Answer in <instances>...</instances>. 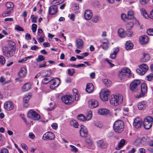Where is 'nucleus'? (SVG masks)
<instances>
[{
	"label": "nucleus",
	"mask_w": 153,
	"mask_h": 153,
	"mask_svg": "<svg viewBox=\"0 0 153 153\" xmlns=\"http://www.w3.org/2000/svg\"><path fill=\"white\" fill-rule=\"evenodd\" d=\"M124 128V122L120 120L115 121L113 125L114 131L117 133H119L122 131Z\"/></svg>",
	"instance_id": "obj_1"
},
{
	"label": "nucleus",
	"mask_w": 153,
	"mask_h": 153,
	"mask_svg": "<svg viewBox=\"0 0 153 153\" xmlns=\"http://www.w3.org/2000/svg\"><path fill=\"white\" fill-rule=\"evenodd\" d=\"M131 71L128 68H122L118 74L119 78L121 80L126 79L131 76Z\"/></svg>",
	"instance_id": "obj_2"
},
{
	"label": "nucleus",
	"mask_w": 153,
	"mask_h": 153,
	"mask_svg": "<svg viewBox=\"0 0 153 153\" xmlns=\"http://www.w3.org/2000/svg\"><path fill=\"white\" fill-rule=\"evenodd\" d=\"M123 101V97L120 94L117 95H114L110 98V103L115 106L118 105L122 103Z\"/></svg>",
	"instance_id": "obj_3"
},
{
	"label": "nucleus",
	"mask_w": 153,
	"mask_h": 153,
	"mask_svg": "<svg viewBox=\"0 0 153 153\" xmlns=\"http://www.w3.org/2000/svg\"><path fill=\"white\" fill-rule=\"evenodd\" d=\"M140 81L139 80H135L133 81L130 84V90L133 92H137L139 88Z\"/></svg>",
	"instance_id": "obj_4"
},
{
	"label": "nucleus",
	"mask_w": 153,
	"mask_h": 153,
	"mask_svg": "<svg viewBox=\"0 0 153 153\" xmlns=\"http://www.w3.org/2000/svg\"><path fill=\"white\" fill-rule=\"evenodd\" d=\"M153 123V118L150 116H148L144 120L143 123L144 127L146 129H149L152 126Z\"/></svg>",
	"instance_id": "obj_5"
},
{
	"label": "nucleus",
	"mask_w": 153,
	"mask_h": 153,
	"mask_svg": "<svg viewBox=\"0 0 153 153\" xmlns=\"http://www.w3.org/2000/svg\"><path fill=\"white\" fill-rule=\"evenodd\" d=\"M29 118L34 120H38L40 118V115L36 112L33 110H30L27 114Z\"/></svg>",
	"instance_id": "obj_6"
},
{
	"label": "nucleus",
	"mask_w": 153,
	"mask_h": 153,
	"mask_svg": "<svg viewBox=\"0 0 153 153\" xmlns=\"http://www.w3.org/2000/svg\"><path fill=\"white\" fill-rule=\"evenodd\" d=\"M110 91L108 89L103 91L100 94V97L102 100L105 101L108 100V97L110 93Z\"/></svg>",
	"instance_id": "obj_7"
},
{
	"label": "nucleus",
	"mask_w": 153,
	"mask_h": 153,
	"mask_svg": "<svg viewBox=\"0 0 153 153\" xmlns=\"http://www.w3.org/2000/svg\"><path fill=\"white\" fill-rule=\"evenodd\" d=\"M47 71L48 72V74H46L44 76V78L42 80V83L44 84L50 83L51 81L53 79V77H51L50 76L52 74L51 71Z\"/></svg>",
	"instance_id": "obj_8"
},
{
	"label": "nucleus",
	"mask_w": 153,
	"mask_h": 153,
	"mask_svg": "<svg viewBox=\"0 0 153 153\" xmlns=\"http://www.w3.org/2000/svg\"><path fill=\"white\" fill-rule=\"evenodd\" d=\"M62 100L63 102L67 105H69L71 104L74 100L71 96L70 95H65L62 97Z\"/></svg>",
	"instance_id": "obj_9"
},
{
	"label": "nucleus",
	"mask_w": 153,
	"mask_h": 153,
	"mask_svg": "<svg viewBox=\"0 0 153 153\" xmlns=\"http://www.w3.org/2000/svg\"><path fill=\"white\" fill-rule=\"evenodd\" d=\"M141 91V93L139 95H137L135 97L136 98H140L144 95L147 91V85L145 83H142L140 85Z\"/></svg>",
	"instance_id": "obj_10"
},
{
	"label": "nucleus",
	"mask_w": 153,
	"mask_h": 153,
	"mask_svg": "<svg viewBox=\"0 0 153 153\" xmlns=\"http://www.w3.org/2000/svg\"><path fill=\"white\" fill-rule=\"evenodd\" d=\"M55 138L54 133L51 132H47L43 135L42 139L44 140H53Z\"/></svg>",
	"instance_id": "obj_11"
},
{
	"label": "nucleus",
	"mask_w": 153,
	"mask_h": 153,
	"mask_svg": "<svg viewBox=\"0 0 153 153\" xmlns=\"http://www.w3.org/2000/svg\"><path fill=\"white\" fill-rule=\"evenodd\" d=\"M3 53L4 56L7 57H10L13 56L15 53V51L13 48H7L5 51H3Z\"/></svg>",
	"instance_id": "obj_12"
},
{
	"label": "nucleus",
	"mask_w": 153,
	"mask_h": 153,
	"mask_svg": "<svg viewBox=\"0 0 153 153\" xmlns=\"http://www.w3.org/2000/svg\"><path fill=\"white\" fill-rule=\"evenodd\" d=\"M56 79L58 81V83L57 84V82L56 80H55L53 78V79L51 80L50 82V84H51L50 85V88L52 89H54L55 88L57 87L58 86L59 84L60 83V79L59 78H57Z\"/></svg>",
	"instance_id": "obj_13"
},
{
	"label": "nucleus",
	"mask_w": 153,
	"mask_h": 153,
	"mask_svg": "<svg viewBox=\"0 0 153 153\" xmlns=\"http://www.w3.org/2000/svg\"><path fill=\"white\" fill-rule=\"evenodd\" d=\"M81 128L79 130V133L80 136L83 137H86L88 134L87 128L83 125L80 126Z\"/></svg>",
	"instance_id": "obj_14"
},
{
	"label": "nucleus",
	"mask_w": 153,
	"mask_h": 153,
	"mask_svg": "<svg viewBox=\"0 0 153 153\" xmlns=\"http://www.w3.org/2000/svg\"><path fill=\"white\" fill-rule=\"evenodd\" d=\"M98 105V102L94 99H91L89 100L88 102L89 106L92 108L97 107Z\"/></svg>",
	"instance_id": "obj_15"
},
{
	"label": "nucleus",
	"mask_w": 153,
	"mask_h": 153,
	"mask_svg": "<svg viewBox=\"0 0 153 153\" xmlns=\"http://www.w3.org/2000/svg\"><path fill=\"white\" fill-rule=\"evenodd\" d=\"M4 108L7 110H11L14 108V105L13 103L10 101H7L4 104Z\"/></svg>",
	"instance_id": "obj_16"
},
{
	"label": "nucleus",
	"mask_w": 153,
	"mask_h": 153,
	"mask_svg": "<svg viewBox=\"0 0 153 153\" xmlns=\"http://www.w3.org/2000/svg\"><path fill=\"white\" fill-rule=\"evenodd\" d=\"M58 7L56 5L50 6L49 8V13L51 15H54L57 12Z\"/></svg>",
	"instance_id": "obj_17"
},
{
	"label": "nucleus",
	"mask_w": 153,
	"mask_h": 153,
	"mask_svg": "<svg viewBox=\"0 0 153 153\" xmlns=\"http://www.w3.org/2000/svg\"><path fill=\"white\" fill-rule=\"evenodd\" d=\"M142 125V121L141 120L138 118L134 119L133 125L136 128H140Z\"/></svg>",
	"instance_id": "obj_18"
},
{
	"label": "nucleus",
	"mask_w": 153,
	"mask_h": 153,
	"mask_svg": "<svg viewBox=\"0 0 153 153\" xmlns=\"http://www.w3.org/2000/svg\"><path fill=\"white\" fill-rule=\"evenodd\" d=\"M97 146L102 149H105L107 147V144L102 140H99L97 142Z\"/></svg>",
	"instance_id": "obj_19"
},
{
	"label": "nucleus",
	"mask_w": 153,
	"mask_h": 153,
	"mask_svg": "<svg viewBox=\"0 0 153 153\" xmlns=\"http://www.w3.org/2000/svg\"><path fill=\"white\" fill-rule=\"evenodd\" d=\"M92 13L90 10H87L85 11L84 16L85 19L89 20L92 18Z\"/></svg>",
	"instance_id": "obj_20"
},
{
	"label": "nucleus",
	"mask_w": 153,
	"mask_h": 153,
	"mask_svg": "<svg viewBox=\"0 0 153 153\" xmlns=\"http://www.w3.org/2000/svg\"><path fill=\"white\" fill-rule=\"evenodd\" d=\"M139 40L140 43L142 45H144L148 42L149 39L147 36L144 35L140 36V37Z\"/></svg>",
	"instance_id": "obj_21"
},
{
	"label": "nucleus",
	"mask_w": 153,
	"mask_h": 153,
	"mask_svg": "<svg viewBox=\"0 0 153 153\" xmlns=\"http://www.w3.org/2000/svg\"><path fill=\"white\" fill-rule=\"evenodd\" d=\"M94 90V87L91 83H87L85 89L86 91L88 93H91Z\"/></svg>",
	"instance_id": "obj_22"
},
{
	"label": "nucleus",
	"mask_w": 153,
	"mask_h": 153,
	"mask_svg": "<svg viewBox=\"0 0 153 153\" xmlns=\"http://www.w3.org/2000/svg\"><path fill=\"white\" fill-rule=\"evenodd\" d=\"M76 43L77 48L81 49L83 48V42L82 39H77L76 41Z\"/></svg>",
	"instance_id": "obj_23"
},
{
	"label": "nucleus",
	"mask_w": 153,
	"mask_h": 153,
	"mask_svg": "<svg viewBox=\"0 0 153 153\" xmlns=\"http://www.w3.org/2000/svg\"><path fill=\"white\" fill-rule=\"evenodd\" d=\"M30 98V95L28 94V95H25L23 99V105L24 107L26 108L28 107V102Z\"/></svg>",
	"instance_id": "obj_24"
},
{
	"label": "nucleus",
	"mask_w": 153,
	"mask_h": 153,
	"mask_svg": "<svg viewBox=\"0 0 153 153\" xmlns=\"http://www.w3.org/2000/svg\"><path fill=\"white\" fill-rule=\"evenodd\" d=\"M27 71L25 68H22L20 72L18 73V75L20 77H23L26 75Z\"/></svg>",
	"instance_id": "obj_25"
},
{
	"label": "nucleus",
	"mask_w": 153,
	"mask_h": 153,
	"mask_svg": "<svg viewBox=\"0 0 153 153\" xmlns=\"http://www.w3.org/2000/svg\"><path fill=\"white\" fill-rule=\"evenodd\" d=\"M109 112V111L105 108H101L99 109L98 111L99 114L102 115L107 114Z\"/></svg>",
	"instance_id": "obj_26"
},
{
	"label": "nucleus",
	"mask_w": 153,
	"mask_h": 153,
	"mask_svg": "<svg viewBox=\"0 0 153 153\" xmlns=\"http://www.w3.org/2000/svg\"><path fill=\"white\" fill-rule=\"evenodd\" d=\"M125 48L127 50L131 49L133 46V44L130 41H127L125 44Z\"/></svg>",
	"instance_id": "obj_27"
},
{
	"label": "nucleus",
	"mask_w": 153,
	"mask_h": 153,
	"mask_svg": "<svg viewBox=\"0 0 153 153\" xmlns=\"http://www.w3.org/2000/svg\"><path fill=\"white\" fill-rule=\"evenodd\" d=\"M146 106V101H142L139 102L138 104V109L140 110H142L145 108Z\"/></svg>",
	"instance_id": "obj_28"
},
{
	"label": "nucleus",
	"mask_w": 153,
	"mask_h": 153,
	"mask_svg": "<svg viewBox=\"0 0 153 153\" xmlns=\"http://www.w3.org/2000/svg\"><path fill=\"white\" fill-rule=\"evenodd\" d=\"M143 138H138L133 143V145L135 146H139L140 144L143 143Z\"/></svg>",
	"instance_id": "obj_29"
},
{
	"label": "nucleus",
	"mask_w": 153,
	"mask_h": 153,
	"mask_svg": "<svg viewBox=\"0 0 153 153\" xmlns=\"http://www.w3.org/2000/svg\"><path fill=\"white\" fill-rule=\"evenodd\" d=\"M31 88V86L28 83H26L23 85L22 89L24 91H26L29 90Z\"/></svg>",
	"instance_id": "obj_30"
},
{
	"label": "nucleus",
	"mask_w": 153,
	"mask_h": 153,
	"mask_svg": "<svg viewBox=\"0 0 153 153\" xmlns=\"http://www.w3.org/2000/svg\"><path fill=\"white\" fill-rule=\"evenodd\" d=\"M5 5L7 8V10L8 9L10 10H12L14 7L13 4L11 2H7L6 4Z\"/></svg>",
	"instance_id": "obj_31"
},
{
	"label": "nucleus",
	"mask_w": 153,
	"mask_h": 153,
	"mask_svg": "<svg viewBox=\"0 0 153 153\" xmlns=\"http://www.w3.org/2000/svg\"><path fill=\"white\" fill-rule=\"evenodd\" d=\"M118 34L120 37L121 38L124 37L125 35L124 30L123 29H120L118 30Z\"/></svg>",
	"instance_id": "obj_32"
},
{
	"label": "nucleus",
	"mask_w": 153,
	"mask_h": 153,
	"mask_svg": "<svg viewBox=\"0 0 153 153\" xmlns=\"http://www.w3.org/2000/svg\"><path fill=\"white\" fill-rule=\"evenodd\" d=\"M134 18L133 12L132 10L128 11L127 16V18L128 19H131Z\"/></svg>",
	"instance_id": "obj_33"
},
{
	"label": "nucleus",
	"mask_w": 153,
	"mask_h": 153,
	"mask_svg": "<svg viewBox=\"0 0 153 153\" xmlns=\"http://www.w3.org/2000/svg\"><path fill=\"white\" fill-rule=\"evenodd\" d=\"M134 26V23L132 22H129L126 24V27L128 30H131Z\"/></svg>",
	"instance_id": "obj_34"
},
{
	"label": "nucleus",
	"mask_w": 153,
	"mask_h": 153,
	"mask_svg": "<svg viewBox=\"0 0 153 153\" xmlns=\"http://www.w3.org/2000/svg\"><path fill=\"white\" fill-rule=\"evenodd\" d=\"M92 117V112L91 111H89L86 113V116L85 117L86 120H89L91 119Z\"/></svg>",
	"instance_id": "obj_35"
},
{
	"label": "nucleus",
	"mask_w": 153,
	"mask_h": 153,
	"mask_svg": "<svg viewBox=\"0 0 153 153\" xmlns=\"http://www.w3.org/2000/svg\"><path fill=\"white\" fill-rule=\"evenodd\" d=\"M147 57H149L148 55L147 54L144 53L143 58L140 59V61L143 62H147L149 59V58H148Z\"/></svg>",
	"instance_id": "obj_36"
},
{
	"label": "nucleus",
	"mask_w": 153,
	"mask_h": 153,
	"mask_svg": "<svg viewBox=\"0 0 153 153\" xmlns=\"http://www.w3.org/2000/svg\"><path fill=\"white\" fill-rule=\"evenodd\" d=\"M141 13L144 18H147L148 17V15L144 9L143 8L141 9Z\"/></svg>",
	"instance_id": "obj_37"
},
{
	"label": "nucleus",
	"mask_w": 153,
	"mask_h": 153,
	"mask_svg": "<svg viewBox=\"0 0 153 153\" xmlns=\"http://www.w3.org/2000/svg\"><path fill=\"white\" fill-rule=\"evenodd\" d=\"M139 67L140 69H142V70L144 69L145 70V71H146L147 70L149 69L148 66L146 64L144 63L142 64L139 65Z\"/></svg>",
	"instance_id": "obj_38"
},
{
	"label": "nucleus",
	"mask_w": 153,
	"mask_h": 153,
	"mask_svg": "<svg viewBox=\"0 0 153 153\" xmlns=\"http://www.w3.org/2000/svg\"><path fill=\"white\" fill-rule=\"evenodd\" d=\"M136 72L140 75H143L146 73V71H143L142 69H137L136 70Z\"/></svg>",
	"instance_id": "obj_39"
},
{
	"label": "nucleus",
	"mask_w": 153,
	"mask_h": 153,
	"mask_svg": "<svg viewBox=\"0 0 153 153\" xmlns=\"http://www.w3.org/2000/svg\"><path fill=\"white\" fill-rule=\"evenodd\" d=\"M77 117L78 120H80L82 121L86 120L85 117L82 114L78 115Z\"/></svg>",
	"instance_id": "obj_40"
},
{
	"label": "nucleus",
	"mask_w": 153,
	"mask_h": 153,
	"mask_svg": "<svg viewBox=\"0 0 153 153\" xmlns=\"http://www.w3.org/2000/svg\"><path fill=\"white\" fill-rule=\"evenodd\" d=\"M45 58L44 56L42 55H39L38 58L36 59V61L38 62L42 61L45 60Z\"/></svg>",
	"instance_id": "obj_41"
},
{
	"label": "nucleus",
	"mask_w": 153,
	"mask_h": 153,
	"mask_svg": "<svg viewBox=\"0 0 153 153\" xmlns=\"http://www.w3.org/2000/svg\"><path fill=\"white\" fill-rule=\"evenodd\" d=\"M125 142V140L124 139L121 140L118 143V148H120L123 146Z\"/></svg>",
	"instance_id": "obj_42"
},
{
	"label": "nucleus",
	"mask_w": 153,
	"mask_h": 153,
	"mask_svg": "<svg viewBox=\"0 0 153 153\" xmlns=\"http://www.w3.org/2000/svg\"><path fill=\"white\" fill-rule=\"evenodd\" d=\"M68 74L70 76H73L74 74L75 73V70L74 69H68Z\"/></svg>",
	"instance_id": "obj_43"
},
{
	"label": "nucleus",
	"mask_w": 153,
	"mask_h": 153,
	"mask_svg": "<svg viewBox=\"0 0 153 153\" xmlns=\"http://www.w3.org/2000/svg\"><path fill=\"white\" fill-rule=\"evenodd\" d=\"M7 10V11L4 12L2 14V16L3 17L8 16L10 15L11 10L8 9Z\"/></svg>",
	"instance_id": "obj_44"
},
{
	"label": "nucleus",
	"mask_w": 153,
	"mask_h": 153,
	"mask_svg": "<svg viewBox=\"0 0 153 153\" xmlns=\"http://www.w3.org/2000/svg\"><path fill=\"white\" fill-rule=\"evenodd\" d=\"M103 83L106 85L108 86L110 85L111 81L106 79H104L103 80Z\"/></svg>",
	"instance_id": "obj_45"
},
{
	"label": "nucleus",
	"mask_w": 153,
	"mask_h": 153,
	"mask_svg": "<svg viewBox=\"0 0 153 153\" xmlns=\"http://www.w3.org/2000/svg\"><path fill=\"white\" fill-rule=\"evenodd\" d=\"M147 34L150 36L153 35V28L148 29L147 30Z\"/></svg>",
	"instance_id": "obj_46"
},
{
	"label": "nucleus",
	"mask_w": 153,
	"mask_h": 153,
	"mask_svg": "<svg viewBox=\"0 0 153 153\" xmlns=\"http://www.w3.org/2000/svg\"><path fill=\"white\" fill-rule=\"evenodd\" d=\"M5 62V59L3 56L0 55V63L2 65H4Z\"/></svg>",
	"instance_id": "obj_47"
},
{
	"label": "nucleus",
	"mask_w": 153,
	"mask_h": 153,
	"mask_svg": "<svg viewBox=\"0 0 153 153\" xmlns=\"http://www.w3.org/2000/svg\"><path fill=\"white\" fill-rule=\"evenodd\" d=\"M40 37L38 38V40L40 42H42L45 41L43 37L44 36V34L42 33V35L39 36Z\"/></svg>",
	"instance_id": "obj_48"
},
{
	"label": "nucleus",
	"mask_w": 153,
	"mask_h": 153,
	"mask_svg": "<svg viewBox=\"0 0 153 153\" xmlns=\"http://www.w3.org/2000/svg\"><path fill=\"white\" fill-rule=\"evenodd\" d=\"M32 32L33 33H34L36 32L37 27V25L35 24H33L32 25Z\"/></svg>",
	"instance_id": "obj_49"
},
{
	"label": "nucleus",
	"mask_w": 153,
	"mask_h": 153,
	"mask_svg": "<svg viewBox=\"0 0 153 153\" xmlns=\"http://www.w3.org/2000/svg\"><path fill=\"white\" fill-rule=\"evenodd\" d=\"M15 29L18 31H23V29L18 25H16L15 26Z\"/></svg>",
	"instance_id": "obj_50"
},
{
	"label": "nucleus",
	"mask_w": 153,
	"mask_h": 153,
	"mask_svg": "<svg viewBox=\"0 0 153 153\" xmlns=\"http://www.w3.org/2000/svg\"><path fill=\"white\" fill-rule=\"evenodd\" d=\"M85 141L86 143L90 146H91L93 144L92 140L90 139H87Z\"/></svg>",
	"instance_id": "obj_51"
},
{
	"label": "nucleus",
	"mask_w": 153,
	"mask_h": 153,
	"mask_svg": "<svg viewBox=\"0 0 153 153\" xmlns=\"http://www.w3.org/2000/svg\"><path fill=\"white\" fill-rule=\"evenodd\" d=\"M147 80L149 81H152L153 79V74H151L146 76Z\"/></svg>",
	"instance_id": "obj_52"
},
{
	"label": "nucleus",
	"mask_w": 153,
	"mask_h": 153,
	"mask_svg": "<svg viewBox=\"0 0 153 153\" xmlns=\"http://www.w3.org/2000/svg\"><path fill=\"white\" fill-rule=\"evenodd\" d=\"M70 146L72 148L71 151H74L75 152H78V149L76 148L75 146L72 145H70Z\"/></svg>",
	"instance_id": "obj_53"
},
{
	"label": "nucleus",
	"mask_w": 153,
	"mask_h": 153,
	"mask_svg": "<svg viewBox=\"0 0 153 153\" xmlns=\"http://www.w3.org/2000/svg\"><path fill=\"white\" fill-rule=\"evenodd\" d=\"M9 44L12 47V48H13V49L15 48V43L13 42L12 41H9Z\"/></svg>",
	"instance_id": "obj_54"
},
{
	"label": "nucleus",
	"mask_w": 153,
	"mask_h": 153,
	"mask_svg": "<svg viewBox=\"0 0 153 153\" xmlns=\"http://www.w3.org/2000/svg\"><path fill=\"white\" fill-rule=\"evenodd\" d=\"M149 1V0H140V3L142 4H146Z\"/></svg>",
	"instance_id": "obj_55"
},
{
	"label": "nucleus",
	"mask_w": 153,
	"mask_h": 153,
	"mask_svg": "<svg viewBox=\"0 0 153 153\" xmlns=\"http://www.w3.org/2000/svg\"><path fill=\"white\" fill-rule=\"evenodd\" d=\"M51 126L53 129H56L57 128V124L56 123H53L52 124Z\"/></svg>",
	"instance_id": "obj_56"
},
{
	"label": "nucleus",
	"mask_w": 153,
	"mask_h": 153,
	"mask_svg": "<svg viewBox=\"0 0 153 153\" xmlns=\"http://www.w3.org/2000/svg\"><path fill=\"white\" fill-rule=\"evenodd\" d=\"M98 20V16L94 17L92 19V21L95 23H97Z\"/></svg>",
	"instance_id": "obj_57"
},
{
	"label": "nucleus",
	"mask_w": 153,
	"mask_h": 153,
	"mask_svg": "<svg viewBox=\"0 0 153 153\" xmlns=\"http://www.w3.org/2000/svg\"><path fill=\"white\" fill-rule=\"evenodd\" d=\"M46 66V62L45 61H44L42 64H40L39 65V68H42L44 67H45Z\"/></svg>",
	"instance_id": "obj_58"
},
{
	"label": "nucleus",
	"mask_w": 153,
	"mask_h": 153,
	"mask_svg": "<svg viewBox=\"0 0 153 153\" xmlns=\"http://www.w3.org/2000/svg\"><path fill=\"white\" fill-rule=\"evenodd\" d=\"M143 138V143L145 141L147 142V141H148L149 139V138L147 136H145V137H143V138Z\"/></svg>",
	"instance_id": "obj_59"
},
{
	"label": "nucleus",
	"mask_w": 153,
	"mask_h": 153,
	"mask_svg": "<svg viewBox=\"0 0 153 153\" xmlns=\"http://www.w3.org/2000/svg\"><path fill=\"white\" fill-rule=\"evenodd\" d=\"M43 33V31L42 29H39L38 30V35L39 36L40 35H42Z\"/></svg>",
	"instance_id": "obj_60"
},
{
	"label": "nucleus",
	"mask_w": 153,
	"mask_h": 153,
	"mask_svg": "<svg viewBox=\"0 0 153 153\" xmlns=\"http://www.w3.org/2000/svg\"><path fill=\"white\" fill-rule=\"evenodd\" d=\"M0 153H8V152L7 149H3L1 150Z\"/></svg>",
	"instance_id": "obj_61"
},
{
	"label": "nucleus",
	"mask_w": 153,
	"mask_h": 153,
	"mask_svg": "<svg viewBox=\"0 0 153 153\" xmlns=\"http://www.w3.org/2000/svg\"><path fill=\"white\" fill-rule=\"evenodd\" d=\"M25 38L27 40H30L31 39L30 35L29 33H26L25 34Z\"/></svg>",
	"instance_id": "obj_62"
},
{
	"label": "nucleus",
	"mask_w": 153,
	"mask_h": 153,
	"mask_svg": "<svg viewBox=\"0 0 153 153\" xmlns=\"http://www.w3.org/2000/svg\"><path fill=\"white\" fill-rule=\"evenodd\" d=\"M39 47L37 46L34 45L31 47L30 49L32 50L36 51L37 49Z\"/></svg>",
	"instance_id": "obj_63"
},
{
	"label": "nucleus",
	"mask_w": 153,
	"mask_h": 153,
	"mask_svg": "<svg viewBox=\"0 0 153 153\" xmlns=\"http://www.w3.org/2000/svg\"><path fill=\"white\" fill-rule=\"evenodd\" d=\"M29 137L32 139H33L35 137V136L32 132H30L29 133Z\"/></svg>",
	"instance_id": "obj_64"
}]
</instances>
